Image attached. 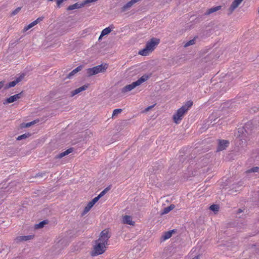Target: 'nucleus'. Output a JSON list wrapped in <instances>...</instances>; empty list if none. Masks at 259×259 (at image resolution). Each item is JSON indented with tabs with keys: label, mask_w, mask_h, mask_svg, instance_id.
I'll use <instances>...</instances> for the list:
<instances>
[{
	"label": "nucleus",
	"mask_w": 259,
	"mask_h": 259,
	"mask_svg": "<svg viewBox=\"0 0 259 259\" xmlns=\"http://www.w3.org/2000/svg\"><path fill=\"white\" fill-rule=\"evenodd\" d=\"M192 105L193 102L189 101L177 111L176 114L173 115V119L176 123L179 124L180 122Z\"/></svg>",
	"instance_id": "1"
},
{
	"label": "nucleus",
	"mask_w": 259,
	"mask_h": 259,
	"mask_svg": "<svg viewBox=\"0 0 259 259\" xmlns=\"http://www.w3.org/2000/svg\"><path fill=\"white\" fill-rule=\"evenodd\" d=\"M159 43V39L156 38H152L148 41L145 48L140 50L139 54L143 56H146L151 53L155 48L156 46Z\"/></svg>",
	"instance_id": "2"
},
{
	"label": "nucleus",
	"mask_w": 259,
	"mask_h": 259,
	"mask_svg": "<svg viewBox=\"0 0 259 259\" xmlns=\"http://www.w3.org/2000/svg\"><path fill=\"white\" fill-rule=\"evenodd\" d=\"M149 78V76L145 74L143 75L137 81L133 82L131 84L127 85L125 86L124 88H123L121 90V92L123 93H125L132 91L136 87L140 85L142 83L147 80Z\"/></svg>",
	"instance_id": "3"
},
{
	"label": "nucleus",
	"mask_w": 259,
	"mask_h": 259,
	"mask_svg": "<svg viewBox=\"0 0 259 259\" xmlns=\"http://www.w3.org/2000/svg\"><path fill=\"white\" fill-rule=\"evenodd\" d=\"M108 68L107 64H102L95 67L88 68L86 70V73L88 76H91L99 73L105 72Z\"/></svg>",
	"instance_id": "4"
},
{
	"label": "nucleus",
	"mask_w": 259,
	"mask_h": 259,
	"mask_svg": "<svg viewBox=\"0 0 259 259\" xmlns=\"http://www.w3.org/2000/svg\"><path fill=\"white\" fill-rule=\"evenodd\" d=\"M106 245L104 243H101L96 241V245L94 246V250L92 252V256H97L103 253L106 250Z\"/></svg>",
	"instance_id": "5"
},
{
	"label": "nucleus",
	"mask_w": 259,
	"mask_h": 259,
	"mask_svg": "<svg viewBox=\"0 0 259 259\" xmlns=\"http://www.w3.org/2000/svg\"><path fill=\"white\" fill-rule=\"evenodd\" d=\"M110 237L109 231L108 230H104L100 235L99 238L96 240L97 242L104 243V245H107L109 238Z\"/></svg>",
	"instance_id": "6"
},
{
	"label": "nucleus",
	"mask_w": 259,
	"mask_h": 259,
	"mask_svg": "<svg viewBox=\"0 0 259 259\" xmlns=\"http://www.w3.org/2000/svg\"><path fill=\"white\" fill-rule=\"evenodd\" d=\"M22 93L21 92L19 94H17L10 97L9 98L6 99L5 102H4V104H6L13 103L20 99L22 96Z\"/></svg>",
	"instance_id": "7"
},
{
	"label": "nucleus",
	"mask_w": 259,
	"mask_h": 259,
	"mask_svg": "<svg viewBox=\"0 0 259 259\" xmlns=\"http://www.w3.org/2000/svg\"><path fill=\"white\" fill-rule=\"evenodd\" d=\"M229 141L225 140H220L217 149L218 151L225 150L229 145Z\"/></svg>",
	"instance_id": "8"
},
{
	"label": "nucleus",
	"mask_w": 259,
	"mask_h": 259,
	"mask_svg": "<svg viewBox=\"0 0 259 259\" xmlns=\"http://www.w3.org/2000/svg\"><path fill=\"white\" fill-rule=\"evenodd\" d=\"M140 0H131L125 5H124L121 8V11L122 12H125L131 9V8L136 3L139 2Z\"/></svg>",
	"instance_id": "9"
},
{
	"label": "nucleus",
	"mask_w": 259,
	"mask_h": 259,
	"mask_svg": "<svg viewBox=\"0 0 259 259\" xmlns=\"http://www.w3.org/2000/svg\"><path fill=\"white\" fill-rule=\"evenodd\" d=\"M44 19V17H38L37 19H36L35 21H33L32 22L30 23L29 24H28L27 26L24 27V30L27 31L29 30V29L31 28L33 26H35L40 22H41Z\"/></svg>",
	"instance_id": "10"
},
{
	"label": "nucleus",
	"mask_w": 259,
	"mask_h": 259,
	"mask_svg": "<svg viewBox=\"0 0 259 259\" xmlns=\"http://www.w3.org/2000/svg\"><path fill=\"white\" fill-rule=\"evenodd\" d=\"M24 75H21L19 77L17 78L15 80L11 81L8 84L6 85L5 88L8 89L10 88L15 87L18 83L20 82L24 78Z\"/></svg>",
	"instance_id": "11"
},
{
	"label": "nucleus",
	"mask_w": 259,
	"mask_h": 259,
	"mask_svg": "<svg viewBox=\"0 0 259 259\" xmlns=\"http://www.w3.org/2000/svg\"><path fill=\"white\" fill-rule=\"evenodd\" d=\"M88 87H89L88 84H85V85H82V87H80L74 90V91L71 92V96L73 97L75 95H77V94L80 93V92L86 90L88 88Z\"/></svg>",
	"instance_id": "12"
},
{
	"label": "nucleus",
	"mask_w": 259,
	"mask_h": 259,
	"mask_svg": "<svg viewBox=\"0 0 259 259\" xmlns=\"http://www.w3.org/2000/svg\"><path fill=\"white\" fill-rule=\"evenodd\" d=\"M123 222L124 224H128L130 225L134 226L135 222L132 220V218L130 215H125L123 218Z\"/></svg>",
	"instance_id": "13"
},
{
	"label": "nucleus",
	"mask_w": 259,
	"mask_h": 259,
	"mask_svg": "<svg viewBox=\"0 0 259 259\" xmlns=\"http://www.w3.org/2000/svg\"><path fill=\"white\" fill-rule=\"evenodd\" d=\"M243 0H234L232 3L229 8L230 11L232 12L241 3Z\"/></svg>",
	"instance_id": "14"
},
{
	"label": "nucleus",
	"mask_w": 259,
	"mask_h": 259,
	"mask_svg": "<svg viewBox=\"0 0 259 259\" xmlns=\"http://www.w3.org/2000/svg\"><path fill=\"white\" fill-rule=\"evenodd\" d=\"M83 68V66L82 65H80L79 66H78L77 67H76L75 69H74V70H73L71 72H70L67 76V78H71L72 76H73V75H74L75 74H76L78 72L81 71L82 70V69Z\"/></svg>",
	"instance_id": "15"
},
{
	"label": "nucleus",
	"mask_w": 259,
	"mask_h": 259,
	"mask_svg": "<svg viewBox=\"0 0 259 259\" xmlns=\"http://www.w3.org/2000/svg\"><path fill=\"white\" fill-rule=\"evenodd\" d=\"M73 148H69L66 150L65 151L61 152V153L55 156V158L57 159H60L63 157L64 156L67 155L69 153H71L73 151Z\"/></svg>",
	"instance_id": "16"
},
{
	"label": "nucleus",
	"mask_w": 259,
	"mask_h": 259,
	"mask_svg": "<svg viewBox=\"0 0 259 259\" xmlns=\"http://www.w3.org/2000/svg\"><path fill=\"white\" fill-rule=\"evenodd\" d=\"M83 6V4H82V3H76L73 5L69 6L67 8V10L68 11H71V10H73L74 9L80 8L82 7Z\"/></svg>",
	"instance_id": "17"
},
{
	"label": "nucleus",
	"mask_w": 259,
	"mask_h": 259,
	"mask_svg": "<svg viewBox=\"0 0 259 259\" xmlns=\"http://www.w3.org/2000/svg\"><path fill=\"white\" fill-rule=\"evenodd\" d=\"M114 27L113 25H110V26L105 28L101 32V36H104L105 35L109 34L113 30Z\"/></svg>",
	"instance_id": "18"
},
{
	"label": "nucleus",
	"mask_w": 259,
	"mask_h": 259,
	"mask_svg": "<svg viewBox=\"0 0 259 259\" xmlns=\"http://www.w3.org/2000/svg\"><path fill=\"white\" fill-rule=\"evenodd\" d=\"M221 8V6H217L211 8L207 10V11L205 12V14L206 15H210L211 13H213L214 12H215L219 10H220Z\"/></svg>",
	"instance_id": "19"
},
{
	"label": "nucleus",
	"mask_w": 259,
	"mask_h": 259,
	"mask_svg": "<svg viewBox=\"0 0 259 259\" xmlns=\"http://www.w3.org/2000/svg\"><path fill=\"white\" fill-rule=\"evenodd\" d=\"M33 238L32 235L19 236L16 238L17 241H27Z\"/></svg>",
	"instance_id": "20"
},
{
	"label": "nucleus",
	"mask_w": 259,
	"mask_h": 259,
	"mask_svg": "<svg viewBox=\"0 0 259 259\" xmlns=\"http://www.w3.org/2000/svg\"><path fill=\"white\" fill-rule=\"evenodd\" d=\"M93 206L94 205L90 202H89L84 208V210L82 213V215H84L87 213H88Z\"/></svg>",
	"instance_id": "21"
},
{
	"label": "nucleus",
	"mask_w": 259,
	"mask_h": 259,
	"mask_svg": "<svg viewBox=\"0 0 259 259\" xmlns=\"http://www.w3.org/2000/svg\"><path fill=\"white\" fill-rule=\"evenodd\" d=\"M48 223L47 221H43L35 225V229H40L44 227V225L47 224Z\"/></svg>",
	"instance_id": "22"
},
{
	"label": "nucleus",
	"mask_w": 259,
	"mask_h": 259,
	"mask_svg": "<svg viewBox=\"0 0 259 259\" xmlns=\"http://www.w3.org/2000/svg\"><path fill=\"white\" fill-rule=\"evenodd\" d=\"M173 231H168L164 233V235L163 236V240H166L170 238L172 235Z\"/></svg>",
	"instance_id": "23"
},
{
	"label": "nucleus",
	"mask_w": 259,
	"mask_h": 259,
	"mask_svg": "<svg viewBox=\"0 0 259 259\" xmlns=\"http://www.w3.org/2000/svg\"><path fill=\"white\" fill-rule=\"evenodd\" d=\"M29 136H30V134L29 133H25L22 135H20L18 136L17 138V140L18 141L21 140L22 139H24L26 138H28Z\"/></svg>",
	"instance_id": "24"
},
{
	"label": "nucleus",
	"mask_w": 259,
	"mask_h": 259,
	"mask_svg": "<svg viewBox=\"0 0 259 259\" xmlns=\"http://www.w3.org/2000/svg\"><path fill=\"white\" fill-rule=\"evenodd\" d=\"M195 39L194 38V39H192L187 41L186 43H185L184 47L185 48H186L190 46L195 44Z\"/></svg>",
	"instance_id": "25"
},
{
	"label": "nucleus",
	"mask_w": 259,
	"mask_h": 259,
	"mask_svg": "<svg viewBox=\"0 0 259 259\" xmlns=\"http://www.w3.org/2000/svg\"><path fill=\"white\" fill-rule=\"evenodd\" d=\"M247 172H259V167H252L247 170Z\"/></svg>",
	"instance_id": "26"
},
{
	"label": "nucleus",
	"mask_w": 259,
	"mask_h": 259,
	"mask_svg": "<svg viewBox=\"0 0 259 259\" xmlns=\"http://www.w3.org/2000/svg\"><path fill=\"white\" fill-rule=\"evenodd\" d=\"M219 207L217 204H212L210 206V209L213 211H217L219 210Z\"/></svg>",
	"instance_id": "27"
},
{
	"label": "nucleus",
	"mask_w": 259,
	"mask_h": 259,
	"mask_svg": "<svg viewBox=\"0 0 259 259\" xmlns=\"http://www.w3.org/2000/svg\"><path fill=\"white\" fill-rule=\"evenodd\" d=\"M122 111V109H114L113 111L112 117L116 116L118 114L120 113Z\"/></svg>",
	"instance_id": "28"
},
{
	"label": "nucleus",
	"mask_w": 259,
	"mask_h": 259,
	"mask_svg": "<svg viewBox=\"0 0 259 259\" xmlns=\"http://www.w3.org/2000/svg\"><path fill=\"white\" fill-rule=\"evenodd\" d=\"M110 188L109 187L105 188L103 191H102L99 194V197L103 196L109 190Z\"/></svg>",
	"instance_id": "29"
},
{
	"label": "nucleus",
	"mask_w": 259,
	"mask_h": 259,
	"mask_svg": "<svg viewBox=\"0 0 259 259\" xmlns=\"http://www.w3.org/2000/svg\"><path fill=\"white\" fill-rule=\"evenodd\" d=\"M101 197H99V195L95 197L92 201H90V202L94 205L101 198Z\"/></svg>",
	"instance_id": "30"
},
{
	"label": "nucleus",
	"mask_w": 259,
	"mask_h": 259,
	"mask_svg": "<svg viewBox=\"0 0 259 259\" xmlns=\"http://www.w3.org/2000/svg\"><path fill=\"white\" fill-rule=\"evenodd\" d=\"M170 211V210L169 209L168 207H165L163 209L162 212H161V214H164L168 213Z\"/></svg>",
	"instance_id": "31"
},
{
	"label": "nucleus",
	"mask_w": 259,
	"mask_h": 259,
	"mask_svg": "<svg viewBox=\"0 0 259 259\" xmlns=\"http://www.w3.org/2000/svg\"><path fill=\"white\" fill-rule=\"evenodd\" d=\"M97 1V0H85V1H84V2L82 3V4H83V6H84L85 5H87L88 4H89V3H91L92 2H96Z\"/></svg>",
	"instance_id": "32"
},
{
	"label": "nucleus",
	"mask_w": 259,
	"mask_h": 259,
	"mask_svg": "<svg viewBox=\"0 0 259 259\" xmlns=\"http://www.w3.org/2000/svg\"><path fill=\"white\" fill-rule=\"evenodd\" d=\"M21 8H17L15 10H14L13 12H12V14L13 15H15L16 14H17L20 10Z\"/></svg>",
	"instance_id": "33"
},
{
	"label": "nucleus",
	"mask_w": 259,
	"mask_h": 259,
	"mask_svg": "<svg viewBox=\"0 0 259 259\" xmlns=\"http://www.w3.org/2000/svg\"><path fill=\"white\" fill-rule=\"evenodd\" d=\"M170 211L172 210L175 208V205L174 204H171L170 206H168Z\"/></svg>",
	"instance_id": "34"
},
{
	"label": "nucleus",
	"mask_w": 259,
	"mask_h": 259,
	"mask_svg": "<svg viewBox=\"0 0 259 259\" xmlns=\"http://www.w3.org/2000/svg\"><path fill=\"white\" fill-rule=\"evenodd\" d=\"M4 85V81H0V89H2Z\"/></svg>",
	"instance_id": "35"
},
{
	"label": "nucleus",
	"mask_w": 259,
	"mask_h": 259,
	"mask_svg": "<svg viewBox=\"0 0 259 259\" xmlns=\"http://www.w3.org/2000/svg\"><path fill=\"white\" fill-rule=\"evenodd\" d=\"M153 107V106H149L147 108L145 109V111H148L150 109H151L152 107Z\"/></svg>",
	"instance_id": "36"
},
{
	"label": "nucleus",
	"mask_w": 259,
	"mask_h": 259,
	"mask_svg": "<svg viewBox=\"0 0 259 259\" xmlns=\"http://www.w3.org/2000/svg\"><path fill=\"white\" fill-rule=\"evenodd\" d=\"M31 125V122H28L26 124L25 127H29Z\"/></svg>",
	"instance_id": "37"
},
{
	"label": "nucleus",
	"mask_w": 259,
	"mask_h": 259,
	"mask_svg": "<svg viewBox=\"0 0 259 259\" xmlns=\"http://www.w3.org/2000/svg\"><path fill=\"white\" fill-rule=\"evenodd\" d=\"M103 37V36H101V34H100V36H99V37L98 40H101Z\"/></svg>",
	"instance_id": "38"
},
{
	"label": "nucleus",
	"mask_w": 259,
	"mask_h": 259,
	"mask_svg": "<svg viewBox=\"0 0 259 259\" xmlns=\"http://www.w3.org/2000/svg\"><path fill=\"white\" fill-rule=\"evenodd\" d=\"M31 125L34 124V123H36L35 121H31Z\"/></svg>",
	"instance_id": "39"
},
{
	"label": "nucleus",
	"mask_w": 259,
	"mask_h": 259,
	"mask_svg": "<svg viewBox=\"0 0 259 259\" xmlns=\"http://www.w3.org/2000/svg\"><path fill=\"white\" fill-rule=\"evenodd\" d=\"M192 259H198V256H197L193 258Z\"/></svg>",
	"instance_id": "40"
},
{
	"label": "nucleus",
	"mask_w": 259,
	"mask_h": 259,
	"mask_svg": "<svg viewBox=\"0 0 259 259\" xmlns=\"http://www.w3.org/2000/svg\"><path fill=\"white\" fill-rule=\"evenodd\" d=\"M1 252H2V250H0V253H1Z\"/></svg>",
	"instance_id": "41"
},
{
	"label": "nucleus",
	"mask_w": 259,
	"mask_h": 259,
	"mask_svg": "<svg viewBox=\"0 0 259 259\" xmlns=\"http://www.w3.org/2000/svg\"><path fill=\"white\" fill-rule=\"evenodd\" d=\"M258 13H259V10H258Z\"/></svg>",
	"instance_id": "42"
}]
</instances>
